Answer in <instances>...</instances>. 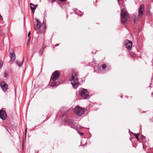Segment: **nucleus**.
I'll list each match as a JSON object with an SVG mask.
<instances>
[{
  "instance_id": "f257e3e1",
  "label": "nucleus",
  "mask_w": 153,
  "mask_h": 153,
  "mask_svg": "<svg viewBox=\"0 0 153 153\" xmlns=\"http://www.w3.org/2000/svg\"><path fill=\"white\" fill-rule=\"evenodd\" d=\"M59 71H56L53 72L51 76L50 82L51 83V86L53 87L58 85L59 83V82H56V81L59 77Z\"/></svg>"
},
{
  "instance_id": "f03ea898",
  "label": "nucleus",
  "mask_w": 153,
  "mask_h": 153,
  "mask_svg": "<svg viewBox=\"0 0 153 153\" xmlns=\"http://www.w3.org/2000/svg\"><path fill=\"white\" fill-rule=\"evenodd\" d=\"M144 9V6L141 5L140 7L138 10V16L137 13L134 14L132 17V19L134 23H135L139 20V18H141L143 15Z\"/></svg>"
},
{
  "instance_id": "7ed1b4c3",
  "label": "nucleus",
  "mask_w": 153,
  "mask_h": 153,
  "mask_svg": "<svg viewBox=\"0 0 153 153\" xmlns=\"http://www.w3.org/2000/svg\"><path fill=\"white\" fill-rule=\"evenodd\" d=\"M120 16L121 22L125 25L129 22V20L128 14L124 9L121 10Z\"/></svg>"
},
{
  "instance_id": "20e7f679",
  "label": "nucleus",
  "mask_w": 153,
  "mask_h": 153,
  "mask_svg": "<svg viewBox=\"0 0 153 153\" xmlns=\"http://www.w3.org/2000/svg\"><path fill=\"white\" fill-rule=\"evenodd\" d=\"M77 77V73L75 72L72 74L71 78L70 79L72 86L74 89L77 88L79 84Z\"/></svg>"
},
{
  "instance_id": "39448f33",
  "label": "nucleus",
  "mask_w": 153,
  "mask_h": 153,
  "mask_svg": "<svg viewBox=\"0 0 153 153\" xmlns=\"http://www.w3.org/2000/svg\"><path fill=\"white\" fill-rule=\"evenodd\" d=\"M75 113L79 116H83L85 113V110L84 108L77 106L74 108Z\"/></svg>"
},
{
  "instance_id": "423d86ee",
  "label": "nucleus",
  "mask_w": 153,
  "mask_h": 153,
  "mask_svg": "<svg viewBox=\"0 0 153 153\" xmlns=\"http://www.w3.org/2000/svg\"><path fill=\"white\" fill-rule=\"evenodd\" d=\"M79 94L83 97L84 99H87L89 97V92L87 90L82 88H79Z\"/></svg>"
},
{
  "instance_id": "0eeeda50",
  "label": "nucleus",
  "mask_w": 153,
  "mask_h": 153,
  "mask_svg": "<svg viewBox=\"0 0 153 153\" xmlns=\"http://www.w3.org/2000/svg\"><path fill=\"white\" fill-rule=\"evenodd\" d=\"M95 71L97 70L99 72H103L104 71L108 70H109V68L105 64H103L102 65H99L97 67H94Z\"/></svg>"
},
{
  "instance_id": "6e6552de",
  "label": "nucleus",
  "mask_w": 153,
  "mask_h": 153,
  "mask_svg": "<svg viewBox=\"0 0 153 153\" xmlns=\"http://www.w3.org/2000/svg\"><path fill=\"white\" fill-rule=\"evenodd\" d=\"M65 122L67 123L68 125L71 128H75L77 127V124L73 120L68 119L65 121Z\"/></svg>"
},
{
  "instance_id": "1a4fd4ad",
  "label": "nucleus",
  "mask_w": 153,
  "mask_h": 153,
  "mask_svg": "<svg viewBox=\"0 0 153 153\" xmlns=\"http://www.w3.org/2000/svg\"><path fill=\"white\" fill-rule=\"evenodd\" d=\"M132 42L131 41L127 40L125 42V45L126 48L128 50H131L132 48Z\"/></svg>"
},
{
  "instance_id": "9d476101",
  "label": "nucleus",
  "mask_w": 153,
  "mask_h": 153,
  "mask_svg": "<svg viewBox=\"0 0 153 153\" xmlns=\"http://www.w3.org/2000/svg\"><path fill=\"white\" fill-rule=\"evenodd\" d=\"M0 86L4 92H5L8 88V85L4 81L1 82L0 85Z\"/></svg>"
},
{
  "instance_id": "9b49d317",
  "label": "nucleus",
  "mask_w": 153,
  "mask_h": 153,
  "mask_svg": "<svg viewBox=\"0 0 153 153\" xmlns=\"http://www.w3.org/2000/svg\"><path fill=\"white\" fill-rule=\"evenodd\" d=\"M7 114L5 111L4 110H0V118L3 120H5L7 117Z\"/></svg>"
},
{
  "instance_id": "f8f14e48",
  "label": "nucleus",
  "mask_w": 153,
  "mask_h": 153,
  "mask_svg": "<svg viewBox=\"0 0 153 153\" xmlns=\"http://www.w3.org/2000/svg\"><path fill=\"white\" fill-rule=\"evenodd\" d=\"M35 19L36 20V21L37 22V25L34 27V29L35 30H37L41 26V23L40 22L39 20Z\"/></svg>"
},
{
  "instance_id": "ddd939ff",
  "label": "nucleus",
  "mask_w": 153,
  "mask_h": 153,
  "mask_svg": "<svg viewBox=\"0 0 153 153\" xmlns=\"http://www.w3.org/2000/svg\"><path fill=\"white\" fill-rule=\"evenodd\" d=\"M10 58L11 59L14 60L15 59L14 50L13 49H11L10 51Z\"/></svg>"
},
{
  "instance_id": "4468645a",
  "label": "nucleus",
  "mask_w": 153,
  "mask_h": 153,
  "mask_svg": "<svg viewBox=\"0 0 153 153\" xmlns=\"http://www.w3.org/2000/svg\"><path fill=\"white\" fill-rule=\"evenodd\" d=\"M73 10L74 12L77 15L82 16L83 15V13H82V12L78 10L77 9H76V8L73 9Z\"/></svg>"
},
{
  "instance_id": "2eb2a0df",
  "label": "nucleus",
  "mask_w": 153,
  "mask_h": 153,
  "mask_svg": "<svg viewBox=\"0 0 153 153\" xmlns=\"http://www.w3.org/2000/svg\"><path fill=\"white\" fill-rule=\"evenodd\" d=\"M23 60L22 61H20L18 60H16V65H18L19 67L21 66L23 62Z\"/></svg>"
},
{
  "instance_id": "dca6fc26",
  "label": "nucleus",
  "mask_w": 153,
  "mask_h": 153,
  "mask_svg": "<svg viewBox=\"0 0 153 153\" xmlns=\"http://www.w3.org/2000/svg\"><path fill=\"white\" fill-rule=\"evenodd\" d=\"M30 8L32 11V12L33 13H34L35 11V10L36 9V7H33L32 6H34V5L33 4L30 3Z\"/></svg>"
},
{
  "instance_id": "f3484780",
  "label": "nucleus",
  "mask_w": 153,
  "mask_h": 153,
  "mask_svg": "<svg viewBox=\"0 0 153 153\" xmlns=\"http://www.w3.org/2000/svg\"><path fill=\"white\" fill-rule=\"evenodd\" d=\"M73 109V108L72 107L70 108L67 111L63 114V115L62 116V117H63L64 116H65L67 115V114L68 113V112L71 111Z\"/></svg>"
},
{
  "instance_id": "a211bd4d",
  "label": "nucleus",
  "mask_w": 153,
  "mask_h": 153,
  "mask_svg": "<svg viewBox=\"0 0 153 153\" xmlns=\"http://www.w3.org/2000/svg\"><path fill=\"white\" fill-rule=\"evenodd\" d=\"M8 72L7 71H4L3 74V76L4 78H7L8 75Z\"/></svg>"
},
{
  "instance_id": "6ab92c4d",
  "label": "nucleus",
  "mask_w": 153,
  "mask_h": 153,
  "mask_svg": "<svg viewBox=\"0 0 153 153\" xmlns=\"http://www.w3.org/2000/svg\"><path fill=\"white\" fill-rule=\"evenodd\" d=\"M133 134L134 135V136L137 139L139 140V138L138 137L139 136V134H135V133H133Z\"/></svg>"
},
{
  "instance_id": "aec40b11",
  "label": "nucleus",
  "mask_w": 153,
  "mask_h": 153,
  "mask_svg": "<svg viewBox=\"0 0 153 153\" xmlns=\"http://www.w3.org/2000/svg\"><path fill=\"white\" fill-rule=\"evenodd\" d=\"M43 51H41V49H40V51L39 52V55L41 56L43 55Z\"/></svg>"
},
{
  "instance_id": "412c9836",
  "label": "nucleus",
  "mask_w": 153,
  "mask_h": 153,
  "mask_svg": "<svg viewBox=\"0 0 153 153\" xmlns=\"http://www.w3.org/2000/svg\"><path fill=\"white\" fill-rule=\"evenodd\" d=\"M3 63V62L2 61L0 60V69L1 68V67L2 66Z\"/></svg>"
},
{
  "instance_id": "4be33fe9",
  "label": "nucleus",
  "mask_w": 153,
  "mask_h": 153,
  "mask_svg": "<svg viewBox=\"0 0 153 153\" xmlns=\"http://www.w3.org/2000/svg\"><path fill=\"white\" fill-rule=\"evenodd\" d=\"M30 32H29L28 34V37L29 38V39L28 40V42L29 41L30 39Z\"/></svg>"
},
{
  "instance_id": "5701e85b",
  "label": "nucleus",
  "mask_w": 153,
  "mask_h": 153,
  "mask_svg": "<svg viewBox=\"0 0 153 153\" xmlns=\"http://www.w3.org/2000/svg\"><path fill=\"white\" fill-rule=\"evenodd\" d=\"M78 134H79L80 136H82L83 135V133L79 131H78Z\"/></svg>"
},
{
  "instance_id": "b1692460",
  "label": "nucleus",
  "mask_w": 153,
  "mask_h": 153,
  "mask_svg": "<svg viewBox=\"0 0 153 153\" xmlns=\"http://www.w3.org/2000/svg\"><path fill=\"white\" fill-rule=\"evenodd\" d=\"M141 137L143 139H146V137L145 136H143V135L141 136Z\"/></svg>"
},
{
  "instance_id": "393cba45",
  "label": "nucleus",
  "mask_w": 153,
  "mask_h": 153,
  "mask_svg": "<svg viewBox=\"0 0 153 153\" xmlns=\"http://www.w3.org/2000/svg\"><path fill=\"white\" fill-rule=\"evenodd\" d=\"M96 61L94 59H93V60H92V62L94 63V64H95L96 63Z\"/></svg>"
},
{
  "instance_id": "a878e982",
  "label": "nucleus",
  "mask_w": 153,
  "mask_h": 153,
  "mask_svg": "<svg viewBox=\"0 0 153 153\" xmlns=\"http://www.w3.org/2000/svg\"><path fill=\"white\" fill-rule=\"evenodd\" d=\"M49 1H51L53 2H55L56 0H48Z\"/></svg>"
},
{
  "instance_id": "bb28decb",
  "label": "nucleus",
  "mask_w": 153,
  "mask_h": 153,
  "mask_svg": "<svg viewBox=\"0 0 153 153\" xmlns=\"http://www.w3.org/2000/svg\"><path fill=\"white\" fill-rule=\"evenodd\" d=\"M44 48H45V47H44V48L42 47V48L41 49V51H43Z\"/></svg>"
},
{
  "instance_id": "cd10ccee",
  "label": "nucleus",
  "mask_w": 153,
  "mask_h": 153,
  "mask_svg": "<svg viewBox=\"0 0 153 153\" xmlns=\"http://www.w3.org/2000/svg\"><path fill=\"white\" fill-rule=\"evenodd\" d=\"M59 0L60 1H61L63 2V1H65L66 0Z\"/></svg>"
},
{
  "instance_id": "c85d7f7f",
  "label": "nucleus",
  "mask_w": 153,
  "mask_h": 153,
  "mask_svg": "<svg viewBox=\"0 0 153 153\" xmlns=\"http://www.w3.org/2000/svg\"><path fill=\"white\" fill-rule=\"evenodd\" d=\"M36 126H35V127L34 128H32V130H34L35 128H36Z\"/></svg>"
},
{
  "instance_id": "c756f323",
  "label": "nucleus",
  "mask_w": 153,
  "mask_h": 153,
  "mask_svg": "<svg viewBox=\"0 0 153 153\" xmlns=\"http://www.w3.org/2000/svg\"><path fill=\"white\" fill-rule=\"evenodd\" d=\"M59 45V44H56L55 45V46H56V47L57 46Z\"/></svg>"
},
{
  "instance_id": "7c9ffc66",
  "label": "nucleus",
  "mask_w": 153,
  "mask_h": 153,
  "mask_svg": "<svg viewBox=\"0 0 153 153\" xmlns=\"http://www.w3.org/2000/svg\"><path fill=\"white\" fill-rule=\"evenodd\" d=\"M37 6V5H34V7H36Z\"/></svg>"
},
{
  "instance_id": "2f4dec72",
  "label": "nucleus",
  "mask_w": 153,
  "mask_h": 153,
  "mask_svg": "<svg viewBox=\"0 0 153 153\" xmlns=\"http://www.w3.org/2000/svg\"><path fill=\"white\" fill-rule=\"evenodd\" d=\"M26 130H25V134H26Z\"/></svg>"
},
{
  "instance_id": "473e14b6",
  "label": "nucleus",
  "mask_w": 153,
  "mask_h": 153,
  "mask_svg": "<svg viewBox=\"0 0 153 153\" xmlns=\"http://www.w3.org/2000/svg\"><path fill=\"white\" fill-rule=\"evenodd\" d=\"M120 0H118V3H119V1H120Z\"/></svg>"
},
{
  "instance_id": "72a5a7b5",
  "label": "nucleus",
  "mask_w": 153,
  "mask_h": 153,
  "mask_svg": "<svg viewBox=\"0 0 153 153\" xmlns=\"http://www.w3.org/2000/svg\"><path fill=\"white\" fill-rule=\"evenodd\" d=\"M43 24H44V22H43Z\"/></svg>"
}]
</instances>
